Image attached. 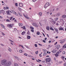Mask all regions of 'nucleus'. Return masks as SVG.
<instances>
[{"instance_id":"obj_1","label":"nucleus","mask_w":66,"mask_h":66,"mask_svg":"<svg viewBox=\"0 0 66 66\" xmlns=\"http://www.w3.org/2000/svg\"><path fill=\"white\" fill-rule=\"evenodd\" d=\"M7 63V60L5 59H4L1 61V64L2 65L6 66Z\"/></svg>"},{"instance_id":"obj_2","label":"nucleus","mask_w":66,"mask_h":66,"mask_svg":"<svg viewBox=\"0 0 66 66\" xmlns=\"http://www.w3.org/2000/svg\"><path fill=\"white\" fill-rule=\"evenodd\" d=\"M50 4L49 3H46L45 5L44 6V8L46 9L47 7H48V6H49Z\"/></svg>"},{"instance_id":"obj_3","label":"nucleus","mask_w":66,"mask_h":66,"mask_svg":"<svg viewBox=\"0 0 66 66\" xmlns=\"http://www.w3.org/2000/svg\"><path fill=\"white\" fill-rule=\"evenodd\" d=\"M45 61L46 62H50L51 61V59L49 58H46L45 59Z\"/></svg>"},{"instance_id":"obj_4","label":"nucleus","mask_w":66,"mask_h":66,"mask_svg":"<svg viewBox=\"0 0 66 66\" xmlns=\"http://www.w3.org/2000/svg\"><path fill=\"white\" fill-rule=\"evenodd\" d=\"M11 62L9 61L8 62H7L6 66H10V65H11Z\"/></svg>"},{"instance_id":"obj_5","label":"nucleus","mask_w":66,"mask_h":66,"mask_svg":"<svg viewBox=\"0 0 66 66\" xmlns=\"http://www.w3.org/2000/svg\"><path fill=\"white\" fill-rule=\"evenodd\" d=\"M13 26V24H8L7 26L9 28H12V26Z\"/></svg>"},{"instance_id":"obj_6","label":"nucleus","mask_w":66,"mask_h":66,"mask_svg":"<svg viewBox=\"0 0 66 66\" xmlns=\"http://www.w3.org/2000/svg\"><path fill=\"white\" fill-rule=\"evenodd\" d=\"M19 5L20 7H22L23 6V4L21 3H20L19 4Z\"/></svg>"},{"instance_id":"obj_7","label":"nucleus","mask_w":66,"mask_h":66,"mask_svg":"<svg viewBox=\"0 0 66 66\" xmlns=\"http://www.w3.org/2000/svg\"><path fill=\"white\" fill-rule=\"evenodd\" d=\"M32 25L33 26H35L37 28L38 27V25H37V24H36L35 23H32Z\"/></svg>"},{"instance_id":"obj_8","label":"nucleus","mask_w":66,"mask_h":66,"mask_svg":"<svg viewBox=\"0 0 66 66\" xmlns=\"http://www.w3.org/2000/svg\"><path fill=\"white\" fill-rule=\"evenodd\" d=\"M60 15H61V14H60V13H57L56 14V16L57 17H58V16H60Z\"/></svg>"},{"instance_id":"obj_9","label":"nucleus","mask_w":66,"mask_h":66,"mask_svg":"<svg viewBox=\"0 0 66 66\" xmlns=\"http://www.w3.org/2000/svg\"><path fill=\"white\" fill-rule=\"evenodd\" d=\"M23 15L27 19H29V18L26 16V15L25 14H23Z\"/></svg>"},{"instance_id":"obj_10","label":"nucleus","mask_w":66,"mask_h":66,"mask_svg":"<svg viewBox=\"0 0 66 66\" xmlns=\"http://www.w3.org/2000/svg\"><path fill=\"white\" fill-rule=\"evenodd\" d=\"M14 57L15 58L16 60H18V61H19V58H18V57L15 56H14Z\"/></svg>"},{"instance_id":"obj_11","label":"nucleus","mask_w":66,"mask_h":66,"mask_svg":"<svg viewBox=\"0 0 66 66\" xmlns=\"http://www.w3.org/2000/svg\"><path fill=\"white\" fill-rule=\"evenodd\" d=\"M59 29L60 30H63V31H64V29H63V28H60V27H59Z\"/></svg>"},{"instance_id":"obj_12","label":"nucleus","mask_w":66,"mask_h":66,"mask_svg":"<svg viewBox=\"0 0 66 66\" xmlns=\"http://www.w3.org/2000/svg\"><path fill=\"white\" fill-rule=\"evenodd\" d=\"M52 22L53 24H55L56 23V21H55L53 20L52 21Z\"/></svg>"},{"instance_id":"obj_13","label":"nucleus","mask_w":66,"mask_h":66,"mask_svg":"<svg viewBox=\"0 0 66 66\" xmlns=\"http://www.w3.org/2000/svg\"><path fill=\"white\" fill-rule=\"evenodd\" d=\"M62 18H66V15H63L62 16Z\"/></svg>"},{"instance_id":"obj_14","label":"nucleus","mask_w":66,"mask_h":66,"mask_svg":"<svg viewBox=\"0 0 66 66\" xmlns=\"http://www.w3.org/2000/svg\"><path fill=\"white\" fill-rule=\"evenodd\" d=\"M1 26L2 27V28H4V29H5V26H4V25H3L2 24H1Z\"/></svg>"},{"instance_id":"obj_15","label":"nucleus","mask_w":66,"mask_h":66,"mask_svg":"<svg viewBox=\"0 0 66 66\" xmlns=\"http://www.w3.org/2000/svg\"><path fill=\"white\" fill-rule=\"evenodd\" d=\"M54 29L55 30L56 32H58V30H57V29L54 28Z\"/></svg>"},{"instance_id":"obj_16","label":"nucleus","mask_w":66,"mask_h":66,"mask_svg":"<svg viewBox=\"0 0 66 66\" xmlns=\"http://www.w3.org/2000/svg\"><path fill=\"white\" fill-rule=\"evenodd\" d=\"M19 26H22L23 25V24L22 23H19Z\"/></svg>"},{"instance_id":"obj_17","label":"nucleus","mask_w":66,"mask_h":66,"mask_svg":"<svg viewBox=\"0 0 66 66\" xmlns=\"http://www.w3.org/2000/svg\"><path fill=\"white\" fill-rule=\"evenodd\" d=\"M39 15L40 16H41L42 15V12H40L39 13Z\"/></svg>"},{"instance_id":"obj_18","label":"nucleus","mask_w":66,"mask_h":66,"mask_svg":"<svg viewBox=\"0 0 66 66\" xmlns=\"http://www.w3.org/2000/svg\"><path fill=\"white\" fill-rule=\"evenodd\" d=\"M46 29L47 30H48V31H49V26H48L47 27H46Z\"/></svg>"},{"instance_id":"obj_19","label":"nucleus","mask_w":66,"mask_h":66,"mask_svg":"<svg viewBox=\"0 0 66 66\" xmlns=\"http://www.w3.org/2000/svg\"><path fill=\"white\" fill-rule=\"evenodd\" d=\"M55 50H54L52 51V52H53V53H55Z\"/></svg>"},{"instance_id":"obj_20","label":"nucleus","mask_w":66,"mask_h":66,"mask_svg":"<svg viewBox=\"0 0 66 66\" xmlns=\"http://www.w3.org/2000/svg\"><path fill=\"white\" fill-rule=\"evenodd\" d=\"M8 49L9 51H10V52H11V50H11V49L9 47V48Z\"/></svg>"},{"instance_id":"obj_21","label":"nucleus","mask_w":66,"mask_h":66,"mask_svg":"<svg viewBox=\"0 0 66 66\" xmlns=\"http://www.w3.org/2000/svg\"><path fill=\"white\" fill-rule=\"evenodd\" d=\"M64 58H65V56H62V60L63 61H64Z\"/></svg>"},{"instance_id":"obj_22","label":"nucleus","mask_w":66,"mask_h":66,"mask_svg":"<svg viewBox=\"0 0 66 66\" xmlns=\"http://www.w3.org/2000/svg\"><path fill=\"white\" fill-rule=\"evenodd\" d=\"M14 65L15 66H18V64L17 63H14Z\"/></svg>"},{"instance_id":"obj_23","label":"nucleus","mask_w":66,"mask_h":66,"mask_svg":"<svg viewBox=\"0 0 66 66\" xmlns=\"http://www.w3.org/2000/svg\"><path fill=\"white\" fill-rule=\"evenodd\" d=\"M60 45H57L56 46V48H60Z\"/></svg>"},{"instance_id":"obj_24","label":"nucleus","mask_w":66,"mask_h":66,"mask_svg":"<svg viewBox=\"0 0 66 66\" xmlns=\"http://www.w3.org/2000/svg\"><path fill=\"white\" fill-rule=\"evenodd\" d=\"M61 52H62V51H59V52H57V53H58V54H59L60 53H61Z\"/></svg>"},{"instance_id":"obj_25","label":"nucleus","mask_w":66,"mask_h":66,"mask_svg":"<svg viewBox=\"0 0 66 66\" xmlns=\"http://www.w3.org/2000/svg\"><path fill=\"white\" fill-rule=\"evenodd\" d=\"M2 12L3 14H4V13H5V11H4L3 10H2Z\"/></svg>"},{"instance_id":"obj_26","label":"nucleus","mask_w":66,"mask_h":66,"mask_svg":"<svg viewBox=\"0 0 66 66\" xmlns=\"http://www.w3.org/2000/svg\"><path fill=\"white\" fill-rule=\"evenodd\" d=\"M25 34V32L24 31L21 34L22 35H24Z\"/></svg>"},{"instance_id":"obj_27","label":"nucleus","mask_w":66,"mask_h":66,"mask_svg":"<svg viewBox=\"0 0 66 66\" xmlns=\"http://www.w3.org/2000/svg\"><path fill=\"white\" fill-rule=\"evenodd\" d=\"M27 38H28V39H30V38H31V37L29 36H28L27 37Z\"/></svg>"},{"instance_id":"obj_28","label":"nucleus","mask_w":66,"mask_h":66,"mask_svg":"<svg viewBox=\"0 0 66 66\" xmlns=\"http://www.w3.org/2000/svg\"><path fill=\"white\" fill-rule=\"evenodd\" d=\"M37 35H39V34H40V32L39 31H38L37 32Z\"/></svg>"},{"instance_id":"obj_29","label":"nucleus","mask_w":66,"mask_h":66,"mask_svg":"<svg viewBox=\"0 0 66 66\" xmlns=\"http://www.w3.org/2000/svg\"><path fill=\"white\" fill-rule=\"evenodd\" d=\"M6 21H7V22H11V21H10V20L8 19H6Z\"/></svg>"},{"instance_id":"obj_30","label":"nucleus","mask_w":66,"mask_h":66,"mask_svg":"<svg viewBox=\"0 0 66 66\" xmlns=\"http://www.w3.org/2000/svg\"><path fill=\"white\" fill-rule=\"evenodd\" d=\"M63 48H66V45H64L63 46Z\"/></svg>"},{"instance_id":"obj_31","label":"nucleus","mask_w":66,"mask_h":66,"mask_svg":"<svg viewBox=\"0 0 66 66\" xmlns=\"http://www.w3.org/2000/svg\"><path fill=\"white\" fill-rule=\"evenodd\" d=\"M50 30H52V31H54V29H53V28L52 27H51L50 28Z\"/></svg>"},{"instance_id":"obj_32","label":"nucleus","mask_w":66,"mask_h":66,"mask_svg":"<svg viewBox=\"0 0 66 66\" xmlns=\"http://www.w3.org/2000/svg\"><path fill=\"white\" fill-rule=\"evenodd\" d=\"M47 53H45L43 54V55H44V56H45V55H47Z\"/></svg>"},{"instance_id":"obj_33","label":"nucleus","mask_w":66,"mask_h":66,"mask_svg":"<svg viewBox=\"0 0 66 66\" xmlns=\"http://www.w3.org/2000/svg\"><path fill=\"white\" fill-rule=\"evenodd\" d=\"M43 51L45 52H47V50H43Z\"/></svg>"},{"instance_id":"obj_34","label":"nucleus","mask_w":66,"mask_h":66,"mask_svg":"<svg viewBox=\"0 0 66 66\" xmlns=\"http://www.w3.org/2000/svg\"><path fill=\"white\" fill-rule=\"evenodd\" d=\"M22 28H23V29H26V27L24 26L22 27Z\"/></svg>"},{"instance_id":"obj_35","label":"nucleus","mask_w":66,"mask_h":66,"mask_svg":"<svg viewBox=\"0 0 66 66\" xmlns=\"http://www.w3.org/2000/svg\"><path fill=\"white\" fill-rule=\"evenodd\" d=\"M34 29H31V31L32 32H34V30H33Z\"/></svg>"},{"instance_id":"obj_36","label":"nucleus","mask_w":66,"mask_h":66,"mask_svg":"<svg viewBox=\"0 0 66 66\" xmlns=\"http://www.w3.org/2000/svg\"><path fill=\"white\" fill-rule=\"evenodd\" d=\"M19 51L20 53H22V51L21 50H20Z\"/></svg>"},{"instance_id":"obj_37","label":"nucleus","mask_w":66,"mask_h":66,"mask_svg":"<svg viewBox=\"0 0 66 66\" xmlns=\"http://www.w3.org/2000/svg\"><path fill=\"white\" fill-rule=\"evenodd\" d=\"M59 19V18H56L55 20V21H56L57 20Z\"/></svg>"},{"instance_id":"obj_38","label":"nucleus","mask_w":66,"mask_h":66,"mask_svg":"<svg viewBox=\"0 0 66 66\" xmlns=\"http://www.w3.org/2000/svg\"><path fill=\"white\" fill-rule=\"evenodd\" d=\"M64 42H65L64 41H61L60 42V43H61V44H63V43H64Z\"/></svg>"},{"instance_id":"obj_39","label":"nucleus","mask_w":66,"mask_h":66,"mask_svg":"<svg viewBox=\"0 0 66 66\" xmlns=\"http://www.w3.org/2000/svg\"><path fill=\"white\" fill-rule=\"evenodd\" d=\"M15 6H18V5H18V4L17 3H16L15 4Z\"/></svg>"},{"instance_id":"obj_40","label":"nucleus","mask_w":66,"mask_h":66,"mask_svg":"<svg viewBox=\"0 0 66 66\" xmlns=\"http://www.w3.org/2000/svg\"><path fill=\"white\" fill-rule=\"evenodd\" d=\"M18 14L20 16H22V15H21V14H20V13L18 12Z\"/></svg>"},{"instance_id":"obj_41","label":"nucleus","mask_w":66,"mask_h":66,"mask_svg":"<svg viewBox=\"0 0 66 66\" xmlns=\"http://www.w3.org/2000/svg\"><path fill=\"white\" fill-rule=\"evenodd\" d=\"M30 29H33V30H34V28H33V27H30Z\"/></svg>"},{"instance_id":"obj_42","label":"nucleus","mask_w":66,"mask_h":66,"mask_svg":"<svg viewBox=\"0 0 66 66\" xmlns=\"http://www.w3.org/2000/svg\"><path fill=\"white\" fill-rule=\"evenodd\" d=\"M38 51H37L35 52V53L36 54H38Z\"/></svg>"},{"instance_id":"obj_43","label":"nucleus","mask_w":66,"mask_h":66,"mask_svg":"<svg viewBox=\"0 0 66 66\" xmlns=\"http://www.w3.org/2000/svg\"><path fill=\"white\" fill-rule=\"evenodd\" d=\"M24 55H25V56H27L28 55V54H27L26 53L24 54Z\"/></svg>"},{"instance_id":"obj_44","label":"nucleus","mask_w":66,"mask_h":66,"mask_svg":"<svg viewBox=\"0 0 66 66\" xmlns=\"http://www.w3.org/2000/svg\"><path fill=\"white\" fill-rule=\"evenodd\" d=\"M13 17L12 16H11V18H10V20H11L12 19H13Z\"/></svg>"},{"instance_id":"obj_45","label":"nucleus","mask_w":66,"mask_h":66,"mask_svg":"<svg viewBox=\"0 0 66 66\" xmlns=\"http://www.w3.org/2000/svg\"><path fill=\"white\" fill-rule=\"evenodd\" d=\"M55 56L56 57H57V56H59V55H58V54H55Z\"/></svg>"},{"instance_id":"obj_46","label":"nucleus","mask_w":66,"mask_h":66,"mask_svg":"<svg viewBox=\"0 0 66 66\" xmlns=\"http://www.w3.org/2000/svg\"><path fill=\"white\" fill-rule=\"evenodd\" d=\"M35 46L36 47H37V45L36 44H35Z\"/></svg>"},{"instance_id":"obj_47","label":"nucleus","mask_w":66,"mask_h":66,"mask_svg":"<svg viewBox=\"0 0 66 66\" xmlns=\"http://www.w3.org/2000/svg\"><path fill=\"white\" fill-rule=\"evenodd\" d=\"M25 47H26V48H29V47L28 46H26V45H25Z\"/></svg>"},{"instance_id":"obj_48","label":"nucleus","mask_w":66,"mask_h":66,"mask_svg":"<svg viewBox=\"0 0 66 66\" xmlns=\"http://www.w3.org/2000/svg\"><path fill=\"white\" fill-rule=\"evenodd\" d=\"M62 53L63 54H65V52L64 51H63Z\"/></svg>"},{"instance_id":"obj_49","label":"nucleus","mask_w":66,"mask_h":66,"mask_svg":"<svg viewBox=\"0 0 66 66\" xmlns=\"http://www.w3.org/2000/svg\"><path fill=\"white\" fill-rule=\"evenodd\" d=\"M20 46H21L22 48H23V49H24V47H23V46L22 45H20Z\"/></svg>"},{"instance_id":"obj_50","label":"nucleus","mask_w":66,"mask_h":66,"mask_svg":"<svg viewBox=\"0 0 66 66\" xmlns=\"http://www.w3.org/2000/svg\"><path fill=\"white\" fill-rule=\"evenodd\" d=\"M12 12L13 13V14H15V12L14 11L12 10Z\"/></svg>"},{"instance_id":"obj_51","label":"nucleus","mask_w":66,"mask_h":66,"mask_svg":"<svg viewBox=\"0 0 66 66\" xmlns=\"http://www.w3.org/2000/svg\"><path fill=\"white\" fill-rule=\"evenodd\" d=\"M27 34L28 35H30V32H29V31H28V32H27Z\"/></svg>"},{"instance_id":"obj_52","label":"nucleus","mask_w":66,"mask_h":66,"mask_svg":"<svg viewBox=\"0 0 66 66\" xmlns=\"http://www.w3.org/2000/svg\"><path fill=\"white\" fill-rule=\"evenodd\" d=\"M14 14H15V15H16V16H17V15H18V14H17V13H16V12H15V13H14Z\"/></svg>"},{"instance_id":"obj_53","label":"nucleus","mask_w":66,"mask_h":66,"mask_svg":"<svg viewBox=\"0 0 66 66\" xmlns=\"http://www.w3.org/2000/svg\"><path fill=\"white\" fill-rule=\"evenodd\" d=\"M52 17H55V15H52Z\"/></svg>"},{"instance_id":"obj_54","label":"nucleus","mask_w":66,"mask_h":66,"mask_svg":"<svg viewBox=\"0 0 66 66\" xmlns=\"http://www.w3.org/2000/svg\"><path fill=\"white\" fill-rule=\"evenodd\" d=\"M7 15H9V14H10V12L9 11H7Z\"/></svg>"},{"instance_id":"obj_55","label":"nucleus","mask_w":66,"mask_h":66,"mask_svg":"<svg viewBox=\"0 0 66 66\" xmlns=\"http://www.w3.org/2000/svg\"><path fill=\"white\" fill-rule=\"evenodd\" d=\"M2 35H5V34H4V33L2 32Z\"/></svg>"},{"instance_id":"obj_56","label":"nucleus","mask_w":66,"mask_h":66,"mask_svg":"<svg viewBox=\"0 0 66 66\" xmlns=\"http://www.w3.org/2000/svg\"><path fill=\"white\" fill-rule=\"evenodd\" d=\"M28 56L29 57H32V56H31V55H28Z\"/></svg>"},{"instance_id":"obj_57","label":"nucleus","mask_w":66,"mask_h":66,"mask_svg":"<svg viewBox=\"0 0 66 66\" xmlns=\"http://www.w3.org/2000/svg\"><path fill=\"white\" fill-rule=\"evenodd\" d=\"M18 9L19 10H20H20H21V9L19 7H18Z\"/></svg>"},{"instance_id":"obj_58","label":"nucleus","mask_w":66,"mask_h":66,"mask_svg":"<svg viewBox=\"0 0 66 66\" xmlns=\"http://www.w3.org/2000/svg\"><path fill=\"white\" fill-rule=\"evenodd\" d=\"M56 26H58L59 25V23H57V22L56 23Z\"/></svg>"},{"instance_id":"obj_59","label":"nucleus","mask_w":66,"mask_h":66,"mask_svg":"<svg viewBox=\"0 0 66 66\" xmlns=\"http://www.w3.org/2000/svg\"><path fill=\"white\" fill-rule=\"evenodd\" d=\"M39 46H43V45H42L40 44H39Z\"/></svg>"},{"instance_id":"obj_60","label":"nucleus","mask_w":66,"mask_h":66,"mask_svg":"<svg viewBox=\"0 0 66 66\" xmlns=\"http://www.w3.org/2000/svg\"><path fill=\"white\" fill-rule=\"evenodd\" d=\"M33 2H35V1H37V0H32Z\"/></svg>"},{"instance_id":"obj_61","label":"nucleus","mask_w":66,"mask_h":66,"mask_svg":"<svg viewBox=\"0 0 66 66\" xmlns=\"http://www.w3.org/2000/svg\"><path fill=\"white\" fill-rule=\"evenodd\" d=\"M43 42L44 43H46V41H45V40H43Z\"/></svg>"},{"instance_id":"obj_62","label":"nucleus","mask_w":66,"mask_h":66,"mask_svg":"<svg viewBox=\"0 0 66 66\" xmlns=\"http://www.w3.org/2000/svg\"><path fill=\"white\" fill-rule=\"evenodd\" d=\"M9 40H10V42H13V41L12 40H11L10 39H9Z\"/></svg>"},{"instance_id":"obj_63","label":"nucleus","mask_w":66,"mask_h":66,"mask_svg":"<svg viewBox=\"0 0 66 66\" xmlns=\"http://www.w3.org/2000/svg\"><path fill=\"white\" fill-rule=\"evenodd\" d=\"M59 63H60V64H62V61H60L59 62Z\"/></svg>"},{"instance_id":"obj_64","label":"nucleus","mask_w":66,"mask_h":66,"mask_svg":"<svg viewBox=\"0 0 66 66\" xmlns=\"http://www.w3.org/2000/svg\"><path fill=\"white\" fill-rule=\"evenodd\" d=\"M64 66H66V63L64 64Z\"/></svg>"}]
</instances>
